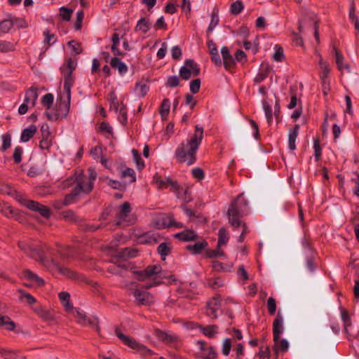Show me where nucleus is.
Segmentation results:
<instances>
[{"label":"nucleus","mask_w":359,"mask_h":359,"mask_svg":"<svg viewBox=\"0 0 359 359\" xmlns=\"http://www.w3.org/2000/svg\"><path fill=\"white\" fill-rule=\"evenodd\" d=\"M18 247L26 255L39 261L44 267L48 269L55 267L61 274L69 278L76 279L77 278L74 271L55 264L53 259L48 260V256L49 255L50 248L46 244L39 245L26 241H19Z\"/></svg>","instance_id":"obj_1"},{"label":"nucleus","mask_w":359,"mask_h":359,"mask_svg":"<svg viewBox=\"0 0 359 359\" xmlns=\"http://www.w3.org/2000/svg\"><path fill=\"white\" fill-rule=\"evenodd\" d=\"M203 138V127L196 125L193 135L176 149L175 156L180 163L192 165L196 160V153Z\"/></svg>","instance_id":"obj_2"},{"label":"nucleus","mask_w":359,"mask_h":359,"mask_svg":"<svg viewBox=\"0 0 359 359\" xmlns=\"http://www.w3.org/2000/svg\"><path fill=\"white\" fill-rule=\"evenodd\" d=\"M248 213V203L243 194H240L231 203L227 212L229 222L231 225L236 228L241 226L242 232L238 238V242L242 243L245 236L248 233V229L246 224L241 220L245 215Z\"/></svg>","instance_id":"obj_3"},{"label":"nucleus","mask_w":359,"mask_h":359,"mask_svg":"<svg viewBox=\"0 0 359 359\" xmlns=\"http://www.w3.org/2000/svg\"><path fill=\"white\" fill-rule=\"evenodd\" d=\"M140 281H144L147 279H151L154 281L151 283H147L143 286V288L149 289L155 287L162 283L161 281L157 280L158 279L168 278L169 283L175 281V278L172 276L166 277L162 271L160 265H150L148 266L144 270L137 272Z\"/></svg>","instance_id":"obj_4"},{"label":"nucleus","mask_w":359,"mask_h":359,"mask_svg":"<svg viewBox=\"0 0 359 359\" xmlns=\"http://www.w3.org/2000/svg\"><path fill=\"white\" fill-rule=\"evenodd\" d=\"M88 172V176L84 175L82 170L76 172L74 181L76 183V186L74 189L80 194H89L93 189V184L97 177V174L92 168H89Z\"/></svg>","instance_id":"obj_5"},{"label":"nucleus","mask_w":359,"mask_h":359,"mask_svg":"<svg viewBox=\"0 0 359 359\" xmlns=\"http://www.w3.org/2000/svg\"><path fill=\"white\" fill-rule=\"evenodd\" d=\"M75 62L69 58L65 63L61 67L60 70L64 76V94L67 95L68 98L71 97V88L74 83V78L72 72L75 69Z\"/></svg>","instance_id":"obj_6"},{"label":"nucleus","mask_w":359,"mask_h":359,"mask_svg":"<svg viewBox=\"0 0 359 359\" xmlns=\"http://www.w3.org/2000/svg\"><path fill=\"white\" fill-rule=\"evenodd\" d=\"M116 335L117 337L128 346L131 348L135 350L137 353L141 354L143 356H146L149 354H153V351L148 348L144 345L137 342L134 339L123 334L118 328H116L115 330Z\"/></svg>","instance_id":"obj_7"},{"label":"nucleus","mask_w":359,"mask_h":359,"mask_svg":"<svg viewBox=\"0 0 359 359\" xmlns=\"http://www.w3.org/2000/svg\"><path fill=\"white\" fill-rule=\"evenodd\" d=\"M130 205L128 202H124L117 209L115 222L116 225L130 224L134 222L130 216Z\"/></svg>","instance_id":"obj_8"},{"label":"nucleus","mask_w":359,"mask_h":359,"mask_svg":"<svg viewBox=\"0 0 359 359\" xmlns=\"http://www.w3.org/2000/svg\"><path fill=\"white\" fill-rule=\"evenodd\" d=\"M200 73L198 65L191 59L186 60L184 66L180 69V76L184 80H189L191 76H196Z\"/></svg>","instance_id":"obj_9"},{"label":"nucleus","mask_w":359,"mask_h":359,"mask_svg":"<svg viewBox=\"0 0 359 359\" xmlns=\"http://www.w3.org/2000/svg\"><path fill=\"white\" fill-rule=\"evenodd\" d=\"M18 201L29 210L38 212L41 216L46 218H48L50 215V210L46 206L41 205L36 201L27 200L22 198L21 196H20Z\"/></svg>","instance_id":"obj_10"},{"label":"nucleus","mask_w":359,"mask_h":359,"mask_svg":"<svg viewBox=\"0 0 359 359\" xmlns=\"http://www.w3.org/2000/svg\"><path fill=\"white\" fill-rule=\"evenodd\" d=\"M133 295L135 302L138 305L149 306L155 301L154 297L150 292L142 289H135Z\"/></svg>","instance_id":"obj_11"},{"label":"nucleus","mask_w":359,"mask_h":359,"mask_svg":"<svg viewBox=\"0 0 359 359\" xmlns=\"http://www.w3.org/2000/svg\"><path fill=\"white\" fill-rule=\"evenodd\" d=\"M156 337L161 341L165 344L174 347L175 348H178L180 346V339L175 334L168 333L165 332H163L161 330L156 331Z\"/></svg>","instance_id":"obj_12"},{"label":"nucleus","mask_w":359,"mask_h":359,"mask_svg":"<svg viewBox=\"0 0 359 359\" xmlns=\"http://www.w3.org/2000/svg\"><path fill=\"white\" fill-rule=\"evenodd\" d=\"M158 228H183L184 225L181 222L175 220L172 215H161L157 218L156 223Z\"/></svg>","instance_id":"obj_13"},{"label":"nucleus","mask_w":359,"mask_h":359,"mask_svg":"<svg viewBox=\"0 0 359 359\" xmlns=\"http://www.w3.org/2000/svg\"><path fill=\"white\" fill-rule=\"evenodd\" d=\"M71 97L68 98L67 95H63L60 96V103L57 108L56 114L59 118H65L69 111Z\"/></svg>","instance_id":"obj_14"},{"label":"nucleus","mask_w":359,"mask_h":359,"mask_svg":"<svg viewBox=\"0 0 359 359\" xmlns=\"http://www.w3.org/2000/svg\"><path fill=\"white\" fill-rule=\"evenodd\" d=\"M221 306V299L219 295L213 298L208 303L206 307V315L212 318L217 317V312Z\"/></svg>","instance_id":"obj_15"},{"label":"nucleus","mask_w":359,"mask_h":359,"mask_svg":"<svg viewBox=\"0 0 359 359\" xmlns=\"http://www.w3.org/2000/svg\"><path fill=\"white\" fill-rule=\"evenodd\" d=\"M273 351L276 355V359L278 358L279 353H285L287 351L289 348V342L285 339H281L280 337H278L277 339L273 338Z\"/></svg>","instance_id":"obj_16"},{"label":"nucleus","mask_w":359,"mask_h":359,"mask_svg":"<svg viewBox=\"0 0 359 359\" xmlns=\"http://www.w3.org/2000/svg\"><path fill=\"white\" fill-rule=\"evenodd\" d=\"M197 344L202 352V357L204 359H214L217 357V353L212 346L206 347L203 341H198Z\"/></svg>","instance_id":"obj_17"},{"label":"nucleus","mask_w":359,"mask_h":359,"mask_svg":"<svg viewBox=\"0 0 359 359\" xmlns=\"http://www.w3.org/2000/svg\"><path fill=\"white\" fill-rule=\"evenodd\" d=\"M284 330L283 318L280 312L278 313L276 318L273 322V338L277 339L280 337Z\"/></svg>","instance_id":"obj_18"},{"label":"nucleus","mask_w":359,"mask_h":359,"mask_svg":"<svg viewBox=\"0 0 359 359\" xmlns=\"http://www.w3.org/2000/svg\"><path fill=\"white\" fill-rule=\"evenodd\" d=\"M221 54L223 58L222 64L226 70H230L235 65V60L231 55L229 48L226 46L222 47Z\"/></svg>","instance_id":"obj_19"},{"label":"nucleus","mask_w":359,"mask_h":359,"mask_svg":"<svg viewBox=\"0 0 359 359\" xmlns=\"http://www.w3.org/2000/svg\"><path fill=\"white\" fill-rule=\"evenodd\" d=\"M23 277L25 280L31 282L38 287L44 285L43 279L29 269H26L23 271Z\"/></svg>","instance_id":"obj_20"},{"label":"nucleus","mask_w":359,"mask_h":359,"mask_svg":"<svg viewBox=\"0 0 359 359\" xmlns=\"http://www.w3.org/2000/svg\"><path fill=\"white\" fill-rule=\"evenodd\" d=\"M154 182L158 189H165L169 187L175 188L177 187V183L175 182H173L169 178H162L159 176H154Z\"/></svg>","instance_id":"obj_21"},{"label":"nucleus","mask_w":359,"mask_h":359,"mask_svg":"<svg viewBox=\"0 0 359 359\" xmlns=\"http://www.w3.org/2000/svg\"><path fill=\"white\" fill-rule=\"evenodd\" d=\"M38 98L37 88L34 86L29 88L25 93L24 101L31 104L32 107L35 106Z\"/></svg>","instance_id":"obj_22"},{"label":"nucleus","mask_w":359,"mask_h":359,"mask_svg":"<svg viewBox=\"0 0 359 359\" xmlns=\"http://www.w3.org/2000/svg\"><path fill=\"white\" fill-rule=\"evenodd\" d=\"M174 236L182 241L188 242L194 241L197 238V234L191 230L187 229L175 234Z\"/></svg>","instance_id":"obj_23"},{"label":"nucleus","mask_w":359,"mask_h":359,"mask_svg":"<svg viewBox=\"0 0 359 359\" xmlns=\"http://www.w3.org/2000/svg\"><path fill=\"white\" fill-rule=\"evenodd\" d=\"M37 131V128L34 125H31L28 128H25L20 136V140L22 142H28L31 138L33 137L34 134Z\"/></svg>","instance_id":"obj_24"},{"label":"nucleus","mask_w":359,"mask_h":359,"mask_svg":"<svg viewBox=\"0 0 359 359\" xmlns=\"http://www.w3.org/2000/svg\"><path fill=\"white\" fill-rule=\"evenodd\" d=\"M299 130V126L295 125L294 128L290 130L289 137H288V145L291 150L296 149L295 142L298 136V132Z\"/></svg>","instance_id":"obj_25"},{"label":"nucleus","mask_w":359,"mask_h":359,"mask_svg":"<svg viewBox=\"0 0 359 359\" xmlns=\"http://www.w3.org/2000/svg\"><path fill=\"white\" fill-rule=\"evenodd\" d=\"M110 65L112 68L118 69L121 74H125L128 72V67L126 65L116 57L111 58Z\"/></svg>","instance_id":"obj_26"},{"label":"nucleus","mask_w":359,"mask_h":359,"mask_svg":"<svg viewBox=\"0 0 359 359\" xmlns=\"http://www.w3.org/2000/svg\"><path fill=\"white\" fill-rule=\"evenodd\" d=\"M44 36L43 43L45 46V50H48L49 47L54 44L57 41V37L54 34L50 33L48 29H45L43 33Z\"/></svg>","instance_id":"obj_27"},{"label":"nucleus","mask_w":359,"mask_h":359,"mask_svg":"<svg viewBox=\"0 0 359 359\" xmlns=\"http://www.w3.org/2000/svg\"><path fill=\"white\" fill-rule=\"evenodd\" d=\"M320 78L321 81H329L328 79V75L330 72V68L329 65L320 60Z\"/></svg>","instance_id":"obj_28"},{"label":"nucleus","mask_w":359,"mask_h":359,"mask_svg":"<svg viewBox=\"0 0 359 359\" xmlns=\"http://www.w3.org/2000/svg\"><path fill=\"white\" fill-rule=\"evenodd\" d=\"M148 90H149V86L147 85V83L144 81H141L136 83L135 87V92L138 97H144L147 94Z\"/></svg>","instance_id":"obj_29"},{"label":"nucleus","mask_w":359,"mask_h":359,"mask_svg":"<svg viewBox=\"0 0 359 359\" xmlns=\"http://www.w3.org/2000/svg\"><path fill=\"white\" fill-rule=\"evenodd\" d=\"M111 40H112V45H111V49L113 54L115 56L123 55V53L118 49V46L120 43L119 35L117 33H114L112 35Z\"/></svg>","instance_id":"obj_30"},{"label":"nucleus","mask_w":359,"mask_h":359,"mask_svg":"<svg viewBox=\"0 0 359 359\" xmlns=\"http://www.w3.org/2000/svg\"><path fill=\"white\" fill-rule=\"evenodd\" d=\"M38 316L43 320L50 322L53 320V312L43 308H39L36 310Z\"/></svg>","instance_id":"obj_31"},{"label":"nucleus","mask_w":359,"mask_h":359,"mask_svg":"<svg viewBox=\"0 0 359 359\" xmlns=\"http://www.w3.org/2000/svg\"><path fill=\"white\" fill-rule=\"evenodd\" d=\"M170 107V102L169 99L165 98L161 105L160 107V114L163 120H165L168 116L169 111Z\"/></svg>","instance_id":"obj_32"},{"label":"nucleus","mask_w":359,"mask_h":359,"mask_svg":"<svg viewBox=\"0 0 359 359\" xmlns=\"http://www.w3.org/2000/svg\"><path fill=\"white\" fill-rule=\"evenodd\" d=\"M229 238V237L227 230L224 228H221L218 232L217 246L220 248L222 245L226 244Z\"/></svg>","instance_id":"obj_33"},{"label":"nucleus","mask_w":359,"mask_h":359,"mask_svg":"<svg viewBox=\"0 0 359 359\" xmlns=\"http://www.w3.org/2000/svg\"><path fill=\"white\" fill-rule=\"evenodd\" d=\"M150 29L149 20L146 18H141L137 23L135 31H141L142 33L146 34Z\"/></svg>","instance_id":"obj_34"},{"label":"nucleus","mask_w":359,"mask_h":359,"mask_svg":"<svg viewBox=\"0 0 359 359\" xmlns=\"http://www.w3.org/2000/svg\"><path fill=\"white\" fill-rule=\"evenodd\" d=\"M208 245L207 242H198L194 245H189L187 247V250L191 251L194 254L201 253Z\"/></svg>","instance_id":"obj_35"},{"label":"nucleus","mask_w":359,"mask_h":359,"mask_svg":"<svg viewBox=\"0 0 359 359\" xmlns=\"http://www.w3.org/2000/svg\"><path fill=\"white\" fill-rule=\"evenodd\" d=\"M121 177L130 183L136 181L135 172L132 168H126L121 171Z\"/></svg>","instance_id":"obj_36"},{"label":"nucleus","mask_w":359,"mask_h":359,"mask_svg":"<svg viewBox=\"0 0 359 359\" xmlns=\"http://www.w3.org/2000/svg\"><path fill=\"white\" fill-rule=\"evenodd\" d=\"M5 325L8 330L12 331L15 328V324L8 316L0 315V327Z\"/></svg>","instance_id":"obj_37"},{"label":"nucleus","mask_w":359,"mask_h":359,"mask_svg":"<svg viewBox=\"0 0 359 359\" xmlns=\"http://www.w3.org/2000/svg\"><path fill=\"white\" fill-rule=\"evenodd\" d=\"M59 298L62 305L67 310L72 309V305L69 302L70 294L67 292H61L59 293Z\"/></svg>","instance_id":"obj_38"},{"label":"nucleus","mask_w":359,"mask_h":359,"mask_svg":"<svg viewBox=\"0 0 359 359\" xmlns=\"http://www.w3.org/2000/svg\"><path fill=\"white\" fill-rule=\"evenodd\" d=\"M79 194H80V193L74 188L72 191L69 194H67L65 196V199L62 201V204L64 205H69L74 203L76 201L77 196Z\"/></svg>","instance_id":"obj_39"},{"label":"nucleus","mask_w":359,"mask_h":359,"mask_svg":"<svg viewBox=\"0 0 359 359\" xmlns=\"http://www.w3.org/2000/svg\"><path fill=\"white\" fill-rule=\"evenodd\" d=\"M217 326L216 325H208L206 327H201V330L203 333L208 337H215L217 333Z\"/></svg>","instance_id":"obj_40"},{"label":"nucleus","mask_w":359,"mask_h":359,"mask_svg":"<svg viewBox=\"0 0 359 359\" xmlns=\"http://www.w3.org/2000/svg\"><path fill=\"white\" fill-rule=\"evenodd\" d=\"M355 6L353 1H351L350 5L349 18L351 21L354 23L355 29H359V20L355 15Z\"/></svg>","instance_id":"obj_41"},{"label":"nucleus","mask_w":359,"mask_h":359,"mask_svg":"<svg viewBox=\"0 0 359 359\" xmlns=\"http://www.w3.org/2000/svg\"><path fill=\"white\" fill-rule=\"evenodd\" d=\"M262 105L267 122L269 124H271L273 120V113L270 104L265 100L262 102Z\"/></svg>","instance_id":"obj_42"},{"label":"nucleus","mask_w":359,"mask_h":359,"mask_svg":"<svg viewBox=\"0 0 359 359\" xmlns=\"http://www.w3.org/2000/svg\"><path fill=\"white\" fill-rule=\"evenodd\" d=\"M335 53V60L337 65L338 69L340 71H342L344 69L348 68V66L346 65H344V56L337 49H334Z\"/></svg>","instance_id":"obj_43"},{"label":"nucleus","mask_w":359,"mask_h":359,"mask_svg":"<svg viewBox=\"0 0 359 359\" xmlns=\"http://www.w3.org/2000/svg\"><path fill=\"white\" fill-rule=\"evenodd\" d=\"M14 25L13 20H4L0 22V32L7 33Z\"/></svg>","instance_id":"obj_44"},{"label":"nucleus","mask_w":359,"mask_h":359,"mask_svg":"<svg viewBox=\"0 0 359 359\" xmlns=\"http://www.w3.org/2000/svg\"><path fill=\"white\" fill-rule=\"evenodd\" d=\"M18 292L20 293V299H26L27 302L29 305H32L34 303H36V299L31 294H29L22 290H19Z\"/></svg>","instance_id":"obj_45"},{"label":"nucleus","mask_w":359,"mask_h":359,"mask_svg":"<svg viewBox=\"0 0 359 359\" xmlns=\"http://www.w3.org/2000/svg\"><path fill=\"white\" fill-rule=\"evenodd\" d=\"M98 318L95 316H87L86 325L95 329L97 332L100 331Z\"/></svg>","instance_id":"obj_46"},{"label":"nucleus","mask_w":359,"mask_h":359,"mask_svg":"<svg viewBox=\"0 0 359 359\" xmlns=\"http://www.w3.org/2000/svg\"><path fill=\"white\" fill-rule=\"evenodd\" d=\"M157 251L161 255V257H163V259H165V257L169 255L170 252V247L168 245V243H162L158 245Z\"/></svg>","instance_id":"obj_47"},{"label":"nucleus","mask_w":359,"mask_h":359,"mask_svg":"<svg viewBox=\"0 0 359 359\" xmlns=\"http://www.w3.org/2000/svg\"><path fill=\"white\" fill-rule=\"evenodd\" d=\"M3 144L1 147L2 151H5L7 149L11 147V136L10 134L6 133L2 135Z\"/></svg>","instance_id":"obj_48"},{"label":"nucleus","mask_w":359,"mask_h":359,"mask_svg":"<svg viewBox=\"0 0 359 359\" xmlns=\"http://www.w3.org/2000/svg\"><path fill=\"white\" fill-rule=\"evenodd\" d=\"M132 154L133 156L134 161L136 163V165H137V167L138 168V169L143 168L144 167V163L143 161L142 160L138 151L133 149L132 150Z\"/></svg>","instance_id":"obj_49"},{"label":"nucleus","mask_w":359,"mask_h":359,"mask_svg":"<svg viewBox=\"0 0 359 359\" xmlns=\"http://www.w3.org/2000/svg\"><path fill=\"white\" fill-rule=\"evenodd\" d=\"M313 149H314V156L316 161H318L320 158L322 152H321V147L320 144V140L318 139H315L313 142Z\"/></svg>","instance_id":"obj_50"},{"label":"nucleus","mask_w":359,"mask_h":359,"mask_svg":"<svg viewBox=\"0 0 359 359\" xmlns=\"http://www.w3.org/2000/svg\"><path fill=\"white\" fill-rule=\"evenodd\" d=\"M243 9V4L241 1H236L231 5V12L233 14L238 15Z\"/></svg>","instance_id":"obj_51"},{"label":"nucleus","mask_w":359,"mask_h":359,"mask_svg":"<svg viewBox=\"0 0 359 359\" xmlns=\"http://www.w3.org/2000/svg\"><path fill=\"white\" fill-rule=\"evenodd\" d=\"M267 309L269 313L271 316L274 315L276 311V302L273 297H269L267 300Z\"/></svg>","instance_id":"obj_52"},{"label":"nucleus","mask_w":359,"mask_h":359,"mask_svg":"<svg viewBox=\"0 0 359 359\" xmlns=\"http://www.w3.org/2000/svg\"><path fill=\"white\" fill-rule=\"evenodd\" d=\"M53 95L51 93H47L42 97L41 102L43 106L46 107L48 109H50L53 104Z\"/></svg>","instance_id":"obj_53"},{"label":"nucleus","mask_w":359,"mask_h":359,"mask_svg":"<svg viewBox=\"0 0 359 359\" xmlns=\"http://www.w3.org/2000/svg\"><path fill=\"white\" fill-rule=\"evenodd\" d=\"M223 284L224 283L222 280L219 278H210L208 280V285L213 289H217L219 287H222Z\"/></svg>","instance_id":"obj_54"},{"label":"nucleus","mask_w":359,"mask_h":359,"mask_svg":"<svg viewBox=\"0 0 359 359\" xmlns=\"http://www.w3.org/2000/svg\"><path fill=\"white\" fill-rule=\"evenodd\" d=\"M219 20L217 13L215 11L212 12L211 16V21L208 28L209 32H212L214 29V28L218 25Z\"/></svg>","instance_id":"obj_55"},{"label":"nucleus","mask_w":359,"mask_h":359,"mask_svg":"<svg viewBox=\"0 0 359 359\" xmlns=\"http://www.w3.org/2000/svg\"><path fill=\"white\" fill-rule=\"evenodd\" d=\"M22 153L23 149L22 147H16L15 148L13 158L15 163H19L21 162Z\"/></svg>","instance_id":"obj_56"},{"label":"nucleus","mask_w":359,"mask_h":359,"mask_svg":"<svg viewBox=\"0 0 359 359\" xmlns=\"http://www.w3.org/2000/svg\"><path fill=\"white\" fill-rule=\"evenodd\" d=\"M11 50H13V46L11 43L0 41V52L6 53Z\"/></svg>","instance_id":"obj_57"},{"label":"nucleus","mask_w":359,"mask_h":359,"mask_svg":"<svg viewBox=\"0 0 359 359\" xmlns=\"http://www.w3.org/2000/svg\"><path fill=\"white\" fill-rule=\"evenodd\" d=\"M1 212L6 217H11L15 214V210L8 203H4V205L1 208Z\"/></svg>","instance_id":"obj_58"},{"label":"nucleus","mask_w":359,"mask_h":359,"mask_svg":"<svg viewBox=\"0 0 359 359\" xmlns=\"http://www.w3.org/2000/svg\"><path fill=\"white\" fill-rule=\"evenodd\" d=\"M118 118L121 123L126 124L128 121L127 113L125 107H121L120 110L118 111Z\"/></svg>","instance_id":"obj_59"},{"label":"nucleus","mask_w":359,"mask_h":359,"mask_svg":"<svg viewBox=\"0 0 359 359\" xmlns=\"http://www.w3.org/2000/svg\"><path fill=\"white\" fill-rule=\"evenodd\" d=\"M201 88V80L199 79H196L193 80L190 83V90L192 93L195 94L198 93Z\"/></svg>","instance_id":"obj_60"},{"label":"nucleus","mask_w":359,"mask_h":359,"mask_svg":"<svg viewBox=\"0 0 359 359\" xmlns=\"http://www.w3.org/2000/svg\"><path fill=\"white\" fill-rule=\"evenodd\" d=\"M75 317L79 324L83 326H86L87 316L79 311H76Z\"/></svg>","instance_id":"obj_61"},{"label":"nucleus","mask_w":359,"mask_h":359,"mask_svg":"<svg viewBox=\"0 0 359 359\" xmlns=\"http://www.w3.org/2000/svg\"><path fill=\"white\" fill-rule=\"evenodd\" d=\"M72 13L73 11L72 9H68L65 7H62L60 8V15L62 18L65 20H69Z\"/></svg>","instance_id":"obj_62"},{"label":"nucleus","mask_w":359,"mask_h":359,"mask_svg":"<svg viewBox=\"0 0 359 359\" xmlns=\"http://www.w3.org/2000/svg\"><path fill=\"white\" fill-rule=\"evenodd\" d=\"M67 45L72 48V50L76 54H79L82 52L81 44L78 42H76L74 41H70L68 42Z\"/></svg>","instance_id":"obj_63"},{"label":"nucleus","mask_w":359,"mask_h":359,"mask_svg":"<svg viewBox=\"0 0 359 359\" xmlns=\"http://www.w3.org/2000/svg\"><path fill=\"white\" fill-rule=\"evenodd\" d=\"M4 358L5 359H21L22 356L17 354V353L13 350H7L6 352H4Z\"/></svg>","instance_id":"obj_64"}]
</instances>
